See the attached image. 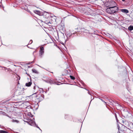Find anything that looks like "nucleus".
<instances>
[{"label": "nucleus", "instance_id": "1", "mask_svg": "<svg viewBox=\"0 0 133 133\" xmlns=\"http://www.w3.org/2000/svg\"><path fill=\"white\" fill-rule=\"evenodd\" d=\"M55 16L49 17L48 13L46 12L44 15V18L43 19L44 22L49 26H51L52 23V21H56V18H54Z\"/></svg>", "mask_w": 133, "mask_h": 133}, {"label": "nucleus", "instance_id": "2", "mask_svg": "<svg viewBox=\"0 0 133 133\" xmlns=\"http://www.w3.org/2000/svg\"><path fill=\"white\" fill-rule=\"evenodd\" d=\"M118 10V8L116 6L112 7L107 8L106 9L107 12L109 14H113L117 12Z\"/></svg>", "mask_w": 133, "mask_h": 133}, {"label": "nucleus", "instance_id": "3", "mask_svg": "<svg viewBox=\"0 0 133 133\" xmlns=\"http://www.w3.org/2000/svg\"><path fill=\"white\" fill-rule=\"evenodd\" d=\"M28 121H27V122H28V123L31 126H35L36 125L37 128H38L41 131L40 128L38 127L37 125H36V124H35V123L34 121H33L31 120V119H29L28 120Z\"/></svg>", "mask_w": 133, "mask_h": 133}, {"label": "nucleus", "instance_id": "4", "mask_svg": "<svg viewBox=\"0 0 133 133\" xmlns=\"http://www.w3.org/2000/svg\"><path fill=\"white\" fill-rule=\"evenodd\" d=\"M39 52V56L41 57H42V56L43 55L44 52V48L42 46L40 47Z\"/></svg>", "mask_w": 133, "mask_h": 133}, {"label": "nucleus", "instance_id": "5", "mask_svg": "<svg viewBox=\"0 0 133 133\" xmlns=\"http://www.w3.org/2000/svg\"><path fill=\"white\" fill-rule=\"evenodd\" d=\"M16 93L18 95H23L24 93L23 91L22 90H18L16 91Z\"/></svg>", "mask_w": 133, "mask_h": 133}, {"label": "nucleus", "instance_id": "6", "mask_svg": "<svg viewBox=\"0 0 133 133\" xmlns=\"http://www.w3.org/2000/svg\"><path fill=\"white\" fill-rule=\"evenodd\" d=\"M34 12L35 14H37L39 16H41L42 15V13L39 11L35 10L34 11Z\"/></svg>", "mask_w": 133, "mask_h": 133}, {"label": "nucleus", "instance_id": "7", "mask_svg": "<svg viewBox=\"0 0 133 133\" xmlns=\"http://www.w3.org/2000/svg\"><path fill=\"white\" fill-rule=\"evenodd\" d=\"M9 118H10L11 119V121L13 122H16L17 123H18V121L17 120H14V119H12L11 118V117H10V116H7Z\"/></svg>", "mask_w": 133, "mask_h": 133}, {"label": "nucleus", "instance_id": "8", "mask_svg": "<svg viewBox=\"0 0 133 133\" xmlns=\"http://www.w3.org/2000/svg\"><path fill=\"white\" fill-rule=\"evenodd\" d=\"M121 11L123 13H127L129 12V11L127 9H122L121 10Z\"/></svg>", "mask_w": 133, "mask_h": 133}, {"label": "nucleus", "instance_id": "9", "mask_svg": "<svg viewBox=\"0 0 133 133\" xmlns=\"http://www.w3.org/2000/svg\"><path fill=\"white\" fill-rule=\"evenodd\" d=\"M32 84V83L31 82V81H30L28 83H26L25 84V85L27 87H30Z\"/></svg>", "mask_w": 133, "mask_h": 133}, {"label": "nucleus", "instance_id": "10", "mask_svg": "<svg viewBox=\"0 0 133 133\" xmlns=\"http://www.w3.org/2000/svg\"><path fill=\"white\" fill-rule=\"evenodd\" d=\"M32 72L34 73H35L36 74H37L38 73V71L35 69H32Z\"/></svg>", "mask_w": 133, "mask_h": 133}, {"label": "nucleus", "instance_id": "11", "mask_svg": "<svg viewBox=\"0 0 133 133\" xmlns=\"http://www.w3.org/2000/svg\"><path fill=\"white\" fill-rule=\"evenodd\" d=\"M128 29L129 30L131 31L133 30V26L130 25L128 27Z\"/></svg>", "mask_w": 133, "mask_h": 133}, {"label": "nucleus", "instance_id": "12", "mask_svg": "<svg viewBox=\"0 0 133 133\" xmlns=\"http://www.w3.org/2000/svg\"><path fill=\"white\" fill-rule=\"evenodd\" d=\"M23 9H24L25 10H26V11H27L28 12L30 13H31V12L29 11V10H28V9L27 7L26 6L25 7H24V8H23Z\"/></svg>", "mask_w": 133, "mask_h": 133}, {"label": "nucleus", "instance_id": "13", "mask_svg": "<svg viewBox=\"0 0 133 133\" xmlns=\"http://www.w3.org/2000/svg\"><path fill=\"white\" fill-rule=\"evenodd\" d=\"M0 133H8L7 132L3 130H0Z\"/></svg>", "mask_w": 133, "mask_h": 133}, {"label": "nucleus", "instance_id": "14", "mask_svg": "<svg viewBox=\"0 0 133 133\" xmlns=\"http://www.w3.org/2000/svg\"><path fill=\"white\" fill-rule=\"evenodd\" d=\"M70 78H71V79L72 80H74L75 79V77H74L72 76H71V75L70 76Z\"/></svg>", "mask_w": 133, "mask_h": 133}, {"label": "nucleus", "instance_id": "15", "mask_svg": "<svg viewBox=\"0 0 133 133\" xmlns=\"http://www.w3.org/2000/svg\"><path fill=\"white\" fill-rule=\"evenodd\" d=\"M16 78H17V80H19L20 79V77L19 76H18L17 77H16Z\"/></svg>", "mask_w": 133, "mask_h": 133}, {"label": "nucleus", "instance_id": "16", "mask_svg": "<svg viewBox=\"0 0 133 133\" xmlns=\"http://www.w3.org/2000/svg\"><path fill=\"white\" fill-rule=\"evenodd\" d=\"M119 133H124V132L122 130H119Z\"/></svg>", "mask_w": 133, "mask_h": 133}, {"label": "nucleus", "instance_id": "17", "mask_svg": "<svg viewBox=\"0 0 133 133\" xmlns=\"http://www.w3.org/2000/svg\"><path fill=\"white\" fill-rule=\"evenodd\" d=\"M36 88H37L38 89V87H36L35 86V87H34V89H36Z\"/></svg>", "mask_w": 133, "mask_h": 133}, {"label": "nucleus", "instance_id": "18", "mask_svg": "<svg viewBox=\"0 0 133 133\" xmlns=\"http://www.w3.org/2000/svg\"><path fill=\"white\" fill-rule=\"evenodd\" d=\"M32 40H31L30 41L29 43H30V44H31L32 43Z\"/></svg>", "mask_w": 133, "mask_h": 133}, {"label": "nucleus", "instance_id": "19", "mask_svg": "<svg viewBox=\"0 0 133 133\" xmlns=\"http://www.w3.org/2000/svg\"><path fill=\"white\" fill-rule=\"evenodd\" d=\"M43 89L42 88H40L39 89V90L40 91H42V90H43Z\"/></svg>", "mask_w": 133, "mask_h": 133}, {"label": "nucleus", "instance_id": "20", "mask_svg": "<svg viewBox=\"0 0 133 133\" xmlns=\"http://www.w3.org/2000/svg\"><path fill=\"white\" fill-rule=\"evenodd\" d=\"M0 68H4L5 69H6V68H5V67H4L3 68L2 66H0Z\"/></svg>", "mask_w": 133, "mask_h": 133}, {"label": "nucleus", "instance_id": "21", "mask_svg": "<svg viewBox=\"0 0 133 133\" xmlns=\"http://www.w3.org/2000/svg\"><path fill=\"white\" fill-rule=\"evenodd\" d=\"M101 100L103 102H104L106 103L102 99H101Z\"/></svg>", "mask_w": 133, "mask_h": 133}, {"label": "nucleus", "instance_id": "22", "mask_svg": "<svg viewBox=\"0 0 133 133\" xmlns=\"http://www.w3.org/2000/svg\"><path fill=\"white\" fill-rule=\"evenodd\" d=\"M33 63V62H31V63Z\"/></svg>", "mask_w": 133, "mask_h": 133}, {"label": "nucleus", "instance_id": "23", "mask_svg": "<svg viewBox=\"0 0 133 133\" xmlns=\"http://www.w3.org/2000/svg\"><path fill=\"white\" fill-rule=\"evenodd\" d=\"M89 93H90V92H88V93L89 94H90Z\"/></svg>", "mask_w": 133, "mask_h": 133}, {"label": "nucleus", "instance_id": "24", "mask_svg": "<svg viewBox=\"0 0 133 133\" xmlns=\"http://www.w3.org/2000/svg\"><path fill=\"white\" fill-rule=\"evenodd\" d=\"M36 93H34V94H36Z\"/></svg>", "mask_w": 133, "mask_h": 133}, {"label": "nucleus", "instance_id": "25", "mask_svg": "<svg viewBox=\"0 0 133 133\" xmlns=\"http://www.w3.org/2000/svg\"><path fill=\"white\" fill-rule=\"evenodd\" d=\"M116 119L117 120V118H116Z\"/></svg>", "mask_w": 133, "mask_h": 133}, {"label": "nucleus", "instance_id": "26", "mask_svg": "<svg viewBox=\"0 0 133 133\" xmlns=\"http://www.w3.org/2000/svg\"><path fill=\"white\" fill-rule=\"evenodd\" d=\"M29 68H30V66H28Z\"/></svg>", "mask_w": 133, "mask_h": 133}]
</instances>
